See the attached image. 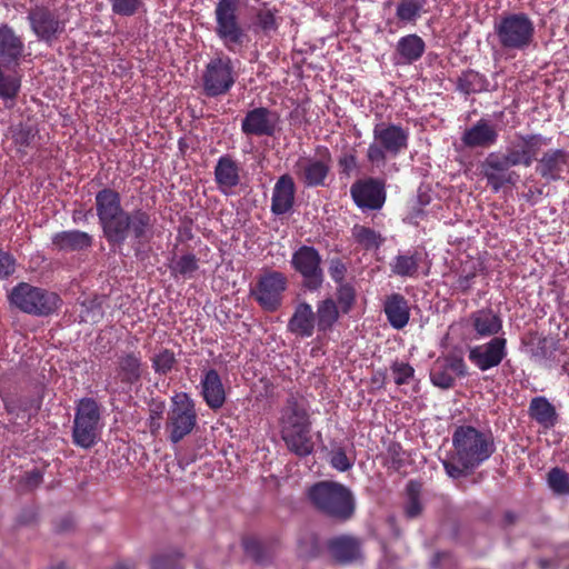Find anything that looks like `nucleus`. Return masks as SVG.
I'll list each match as a JSON object with an SVG mask.
<instances>
[{
	"label": "nucleus",
	"mask_w": 569,
	"mask_h": 569,
	"mask_svg": "<svg viewBox=\"0 0 569 569\" xmlns=\"http://www.w3.org/2000/svg\"><path fill=\"white\" fill-rule=\"evenodd\" d=\"M511 167H516L508 151L506 153L491 152L485 159L483 169L498 172H508Z\"/></svg>",
	"instance_id": "40"
},
{
	"label": "nucleus",
	"mask_w": 569,
	"mask_h": 569,
	"mask_svg": "<svg viewBox=\"0 0 569 569\" xmlns=\"http://www.w3.org/2000/svg\"><path fill=\"white\" fill-rule=\"evenodd\" d=\"M466 327L471 339L479 340L496 337L502 329V321L492 310L482 309L468 317Z\"/></svg>",
	"instance_id": "18"
},
{
	"label": "nucleus",
	"mask_w": 569,
	"mask_h": 569,
	"mask_svg": "<svg viewBox=\"0 0 569 569\" xmlns=\"http://www.w3.org/2000/svg\"><path fill=\"white\" fill-rule=\"evenodd\" d=\"M42 476L39 471L28 472L26 476V481L28 486H38L41 482Z\"/></svg>",
	"instance_id": "58"
},
{
	"label": "nucleus",
	"mask_w": 569,
	"mask_h": 569,
	"mask_svg": "<svg viewBox=\"0 0 569 569\" xmlns=\"http://www.w3.org/2000/svg\"><path fill=\"white\" fill-rule=\"evenodd\" d=\"M352 237L355 238L356 242L366 250L378 249L383 242V238L380 233L360 224H356L352 228Z\"/></svg>",
	"instance_id": "37"
},
{
	"label": "nucleus",
	"mask_w": 569,
	"mask_h": 569,
	"mask_svg": "<svg viewBox=\"0 0 569 569\" xmlns=\"http://www.w3.org/2000/svg\"><path fill=\"white\" fill-rule=\"evenodd\" d=\"M317 327L312 307L307 302L296 306L293 315L289 319L288 330L300 338H309Z\"/></svg>",
	"instance_id": "24"
},
{
	"label": "nucleus",
	"mask_w": 569,
	"mask_h": 569,
	"mask_svg": "<svg viewBox=\"0 0 569 569\" xmlns=\"http://www.w3.org/2000/svg\"><path fill=\"white\" fill-rule=\"evenodd\" d=\"M279 123L277 112L259 107L247 112L241 122V131L247 136L271 137Z\"/></svg>",
	"instance_id": "15"
},
{
	"label": "nucleus",
	"mask_w": 569,
	"mask_h": 569,
	"mask_svg": "<svg viewBox=\"0 0 569 569\" xmlns=\"http://www.w3.org/2000/svg\"><path fill=\"white\" fill-rule=\"evenodd\" d=\"M100 316H101V312H100L99 309H97V310L92 311L91 316L88 313L86 316H81V318H82L83 321H96L97 318H99Z\"/></svg>",
	"instance_id": "59"
},
{
	"label": "nucleus",
	"mask_w": 569,
	"mask_h": 569,
	"mask_svg": "<svg viewBox=\"0 0 569 569\" xmlns=\"http://www.w3.org/2000/svg\"><path fill=\"white\" fill-rule=\"evenodd\" d=\"M408 501L406 503V513L409 518H415L421 512V503L418 498L419 486L415 482H409L407 486Z\"/></svg>",
	"instance_id": "46"
},
{
	"label": "nucleus",
	"mask_w": 569,
	"mask_h": 569,
	"mask_svg": "<svg viewBox=\"0 0 569 569\" xmlns=\"http://www.w3.org/2000/svg\"><path fill=\"white\" fill-rule=\"evenodd\" d=\"M292 268L302 277L303 286L310 290H318L323 282L321 256L313 247L302 246L291 257Z\"/></svg>",
	"instance_id": "12"
},
{
	"label": "nucleus",
	"mask_w": 569,
	"mask_h": 569,
	"mask_svg": "<svg viewBox=\"0 0 569 569\" xmlns=\"http://www.w3.org/2000/svg\"><path fill=\"white\" fill-rule=\"evenodd\" d=\"M197 269L198 260L196 256L191 253L183 254L177 258L170 264V270L172 274L174 277H182L184 279L192 278Z\"/></svg>",
	"instance_id": "38"
},
{
	"label": "nucleus",
	"mask_w": 569,
	"mask_h": 569,
	"mask_svg": "<svg viewBox=\"0 0 569 569\" xmlns=\"http://www.w3.org/2000/svg\"><path fill=\"white\" fill-rule=\"evenodd\" d=\"M485 170V176L488 180V183L498 191L501 187H503L507 183H512L515 173L512 172H498L492 170Z\"/></svg>",
	"instance_id": "51"
},
{
	"label": "nucleus",
	"mask_w": 569,
	"mask_h": 569,
	"mask_svg": "<svg viewBox=\"0 0 569 569\" xmlns=\"http://www.w3.org/2000/svg\"><path fill=\"white\" fill-rule=\"evenodd\" d=\"M214 179L221 192L230 193L240 182L238 163L228 156L220 157L214 168Z\"/></svg>",
	"instance_id": "27"
},
{
	"label": "nucleus",
	"mask_w": 569,
	"mask_h": 569,
	"mask_svg": "<svg viewBox=\"0 0 569 569\" xmlns=\"http://www.w3.org/2000/svg\"><path fill=\"white\" fill-rule=\"evenodd\" d=\"M443 366L456 377L465 376L467 373V367L463 359L459 356H448L439 359Z\"/></svg>",
	"instance_id": "53"
},
{
	"label": "nucleus",
	"mask_w": 569,
	"mask_h": 569,
	"mask_svg": "<svg viewBox=\"0 0 569 569\" xmlns=\"http://www.w3.org/2000/svg\"><path fill=\"white\" fill-rule=\"evenodd\" d=\"M351 196L361 209L378 210L386 201L383 184L375 179L358 181L351 187Z\"/></svg>",
	"instance_id": "17"
},
{
	"label": "nucleus",
	"mask_w": 569,
	"mask_h": 569,
	"mask_svg": "<svg viewBox=\"0 0 569 569\" xmlns=\"http://www.w3.org/2000/svg\"><path fill=\"white\" fill-rule=\"evenodd\" d=\"M197 410L193 399L186 392L171 397L167 413L166 431L172 443L180 442L190 435L197 425Z\"/></svg>",
	"instance_id": "6"
},
{
	"label": "nucleus",
	"mask_w": 569,
	"mask_h": 569,
	"mask_svg": "<svg viewBox=\"0 0 569 569\" xmlns=\"http://www.w3.org/2000/svg\"><path fill=\"white\" fill-rule=\"evenodd\" d=\"M113 569H136L132 561H119Z\"/></svg>",
	"instance_id": "60"
},
{
	"label": "nucleus",
	"mask_w": 569,
	"mask_h": 569,
	"mask_svg": "<svg viewBox=\"0 0 569 569\" xmlns=\"http://www.w3.org/2000/svg\"><path fill=\"white\" fill-rule=\"evenodd\" d=\"M373 141L367 150V159L376 167H383L387 156L397 157L408 148L409 130L395 123H377Z\"/></svg>",
	"instance_id": "4"
},
{
	"label": "nucleus",
	"mask_w": 569,
	"mask_h": 569,
	"mask_svg": "<svg viewBox=\"0 0 569 569\" xmlns=\"http://www.w3.org/2000/svg\"><path fill=\"white\" fill-rule=\"evenodd\" d=\"M308 498L320 511L338 519H349L355 511V498L345 486L321 481L308 490Z\"/></svg>",
	"instance_id": "3"
},
{
	"label": "nucleus",
	"mask_w": 569,
	"mask_h": 569,
	"mask_svg": "<svg viewBox=\"0 0 569 569\" xmlns=\"http://www.w3.org/2000/svg\"><path fill=\"white\" fill-rule=\"evenodd\" d=\"M102 429L98 403L90 398L79 401L74 415L72 438L82 448H91L97 443Z\"/></svg>",
	"instance_id": "9"
},
{
	"label": "nucleus",
	"mask_w": 569,
	"mask_h": 569,
	"mask_svg": "<svg viewBox=\"0 0 569 569\" xmlns=\"http://www.w3.org/2000/svg\"><path fill=\"white\" fill-rule=\"evenodd\" d=\"M80 218V214H73V220L77 221V219Z\"/></svg>",
	"instance_id": "62"
},
{
	"label": "nucleus",
	"mask_w": 569,
	"mask_h": 569,
	"mask_svg": "<svg viewBox=\"0 0 569 569\" xmlns=\"http://www.w3.org/2000/svg\"><path fill=\"white\" fill-rule=\"evenodd\" d=\"M548 485L557 495L569 493V475L559 468H553L548 473Z\"/></svg>",
	"instance_id": "42"
},
{
	"label": "nucleus",
	"mask_w": 569,
	"mask_h": 569,
	"mask_svg": "<svg viewBox=\"0 0 569 569\" xmlns=\"http://www.w3.org/2000/svg\"><path fill=\"white\" fill-rule=\"evenodd\" d=\"M56 569H66L63 565H59Z\"/></svg>",
	"instance_id": "63"
},
{
	"label": "nucleus",
	"mask_w": 569,
	"mask_h": 569,
	"mask_svg": "<svg viewBox=\"0 0 569 569\" xmlns=\"http://www.w3.org/2000/svg\"><path fill=\"white\" fill-rule=\"evenodd\" d=\"M355 458L342 447H336L330 452V465L338 471L349 470Z\"/></svg>",
	"instance_id": "43"
},
{
	"label": "nucleus",
	"mask_w": 569,
	"mask_h": 569,
	"mask_svg": "<svg viewBox=\"0 0 569 569\" xmlns=\"http://www.w3.org/2000/svg\"><path fill=\"white\" fill-rule=\"evenodd\" d=\"M529 416L546 429L552 428L558 419L556 408L545 397H535L531 399Z\"/></svg>",
	"instance_id": "32"
},
{
	"label": "nucleus",
	"mask_w": 569,
	"mask_h": 569,
	"mask_svg": "<svg viewBox=\"0 0 569 569\" xmlns=\"http://www.w3.org/2000/svg\"><path fill=\"white\" fill-rule=\"evenodd\" d=\"M118 376L126 383H133L141 377V358L136 353H126L119 358Z\"/></svg>",
	"instance_id": "36"
},
{
	"label": "nucleus",
	"mask_w": 569,
	"mask_h": 569,
	"mask_svg": "<svg viewBox=\"0 0 569 569\" xmlns=\"http://www.w3.org/2000/svg\"><path fill=\"white\" fill-rule=\"evenodd\" d=\"M383 310L392 328H405L410 319V308L406 298L399 293H392L387 297Z\"/></svg>",
	"instance_id": "29"
},
{
	"label": "nucleus",
	"mask_w": 569,
	"mask_h": 569,
	"mask_svg": "<svg viewBox=\"0 0 569 569\" xmlns=\"http://www.w3.org/2000/svg\"><path fill=\"white\" fill-rule=\"evenodd\" d=\"M200 388L201 396L210 409L218 410L222 408L227 398L226 389L221 377L216 369L202 371Z\"/></svg>",
	"instance_id": "19"
},
{
	"label": "nucleus",
	"mask_w": 569,
	"mask_h": 569,
	"mask_svg": "<svg viewBox=\"0 0 569 569\" xmlns=\"http://www.w3.org/2000/svg\"><path fill=\"white\" fill-rule=\"evenodd\" d=\"M332 557L339 562L348 563L361 556L360 543L356 538L341 536L329 542Z\"/></svg>",
	"instance_id": "31"
},
{
	"label": "nucleus",
	"mask_w": 569,
	"mask_h": 569,
	"mask_svg": "<svg viewBox=\"0 0 569 569\" xmlns=\"http://www.w3.org/2000/svg\"><path fill=\"white\" fill-rule=\"evenodd\" d=\"M431 382L442 389H449L453 386L455 376L437 359L430 370Z\"/></svg>",
	"instance_id": "39"
},
{
	"label": "nucleus",
	"mask_w": 569,
	"mask_h": 569,
	"mask_svg": "<svg viewBox=\"0 0 569 569\" xmlns=\"http://www.w3.org/2000/svg\"><path fill=\"white\" fill-rule=\"evenodd\" d=\"M493 29L500 47L508 52L527 50L535 37L533 21L523 12L502 16Z\"/></svg>",
	"instance_id": "5"
},
{
	"label": "nucleus",
	"mask_w": 569,
	"mask_h": 569,
	"mask_svg": "<svg viewBox=\"0 0 569 569\" xmlns=\"http://www.w3.org/2000/svg\"><path fill=\"white\" fill-rule=\"evenodd\" d=\"M315 317L318 331L327 332L331 330L339 319V310L336 301L331 298L319 301Z\"/></svg>",
	"instance_id": "33"
},
{
	"label": "nucleus",
	"mask_w": 569,
	"mask_h": 569,
	"mask_svg": "<svg viewBox=\"0 0 569 569\" xmlns=\"http://www.w3.org/2000/svg\"><path fill=\"white\" fill-rule=\"evenodd\" d=\"M549 140L540 134L519 136L507 147L515 166L530 167L542 147Z\"/></svg>",
	"instance_id": "16"
},
{
	"label": "nucleus",
	"mask_w": 569,
	"mask_h": 569,
	"mask_svg": "<svg viewBox=\"0 0 569 569\" xmlns=\"http://www.w3.org/2000/svg\"><path fill=\"white\" fill-rule=\"evenodd\" d=\"M80 218V214H73V220L77 221V219Z\"/></svg>",
	"instance_id": "61"
},
{
	"label": "nucleus",
	"mask_w": 569,
	"mask_h": 569,
	"mask_svg": "<svg viewBox=\"0 0 569 569\" xmlns=\"http://www.w3.org/2000/svg\"><path fill=\"white\" fill-rule=\"evenodd\" d=\"M163 411H164L163 402L154 403L150 409L148 427H149L150 433L154 437L159 435V432L162 428L161 420H162Z\"/></svg>",
	"instance_id": "50"
},
{
	"label": "nucleus",
	"mask_w": 569,
	"mask_h": 569,
	"mask_svg": "<svg viewBox=\"0 0 569 569\" xmlns=\"http://www.w3.org/2000/svg\"><path fill=\"white\" fill-rule=\"evenodd\" d=\"M453 452L443 460L446 472L451 478H460L479 467L495 452V441L490 432L471 426H460L452 435Z\"/></svg>",
	"instance_id": "2"
},
{
	"label": "nucleus",
	"mask_w": 569,
	"mask_h": 569,
	"mask_svg": "<svg viewBox=\"0 0 569 569\" xmlns=\"http://www.w3.org/2000/svg\"><path fill=\"white\" fill-rule=\"evenodd\" d=\"M537 172L547 180H558L569 172V153L563 150H549L539 160Z\"/></svg>",
	"instance_id": "21"
},
{
	"label": "nucleus",
	"mask_w": 569,
	"mask_h": 569,
	"mask_svg": "<svg viewBox=\"0 0 569 569\" xmlns=\"http://www.w3.org/2000/svg\"><path fill=\"white\" fill-rule=\"evenodd\" d=\"M111 4V10L114 14L131 17L133 16L140 4L141 0H109Z\"/></svg>",
	"instance_id": "48"
},
{
	"label": "nucleus",
	"mask_w": 569,
	"mask_h": 569,
	"mask_svg": "<svg viewBox=\"0 0 569 569\" xmlns=\"http://www.w3.org/2000/svg\"><path fill=\"white\" fill-rule=\"evenodd\" d=\"M329 172V164L319 159L299 158L295 164V173L308 187L323 184Z\"/></svg>",
	"instance_id": "22"
},
{
	"label": "nucleus",
	"mask_w": 569,
	"mask_h": 569,
	"mask_svg": "<svg viewBox=\"0 0 569 569\" xmlns=\"http://www.w3.org/2000/svg\"><path fill=\"white\" fill-rule=\"evenodd\" d=\"M507 356V340L493 337L487 343L475 346L469 350V360L481 371H487L501 363Z\"/></svg>",
	"instance_id": "14"
},
{
	"label": "nucleus",
	"mask_w": 569,
	"mask_h": 569,
	"mask_svg": "<svg viewBox=\"0 0 569 569\" xmlns=\"http://www.w3.org/2000/svg\"><path fill=\"white\" fill-rule=\"evenodd\" d=\"M24 50L23 41L8 26L0 27V62L4 66L17 64Z\"/></svg>",
	"instance_id": "26"
},
{
	"label": "nucleus",
	"mask_w": 569,
	"mask_h": 569,
	"mask_svg": "<svg viewBox=\"0 0 569 569\" xmlns=\"http://www.w3.org/2000/svg\"><path fill=\"white\" fill-rule=\"evenodd\" d=\"M393 274L402 278H412L419 268V258L416 253L405 252L397 254L389 263Z\"/></svg>",
	"instance_id": "35"
},
{
	"label": "nucleus",
	"mask_w": 569,
	"mask_h": 569,
	"mask_svg": "<svg viewBox=\"0 0 569 569\" xmlns=\"http://www.w3.org/2000/svg\"><path fill=\"white\" fill-rule=\"evenodd\" d=\"M391 372L397 385H405L413 377L415 369L407 362L396 361L391 366Z\"/></svg>",
	"instance_id": "49"
},
{
	"label": "nucleus",
	"mask_w": 569,
	"mask_h": 569,
	"mask_svg": "<svg viewBox=\"0 0 569 569\" xmlns=\"http://www.w3.org/2000/svg\"><path fill=\"white\" fill-rule=\"evenodd\" d=\"M258 26L266 32L276 30V17L273 12L269 9L259 11L257 16Z\"/></svg>",
	"instance_id": "55"
},
{
	"label": "nucleus",
	"mask_w": 569,
	"mask_h": 569,
	"mask_svg": "<svg viewBox=\"0 0 569 569\" xmlns=\"http://www.w3.org/2000/svg\"><path fill=\"white\" fill-rule=\"evenodd\" d=\"M96 209L103 234L111 244L121 246L129 237L141 243L152 236L150 214L142 209L124 211L119 193L112 189L106 188L96 194Z\"/></svg>",
	"instance_id": "1"
},
{
	"label": "nucleus",
	"mask_w": 569,
	"mask_h": 569,
	"mask_svg": "<svg viewBox=\"0 0 569 569\" xmlns=\"http://www.w3.org/2000/svg\"><path fill=\"white\" fill-rule=\"evenodd\" d=\"M295 182L288 174L281 176L273 187L271 199L272 213L280 216L291 210L295 201Z\"/></svg>",
	"instance_id": "23"
},
{
	"label": "nucleus",
	"mask_w": 569,
	"mask_h": 569,
	"mask_svg": "<svg viewBox=\"0 0 569 569\" xmlns=\"http://www.w3.org/2000/svg\"><path fill=\"white\" fill-rule=\"evenodd\" d=\"M240 0H219L214 9L216 36L229 51L241 47L246 40V30L238 18Z\"/></svg>",
	"instance_id": "8"
},
{
	"label": "nucleus",
	"mask_w": 569,
	"mask_h": 569,
	"mask_svg": "<svg viewBox=\"0 0 569 569\" xmlns=\"http://www.w3.org/2000/svg\"><path fill=\"white\" fill-rule=\"evenodd\" d=\"M280 432L311 426L308 411L302 401L290 397L281 410Z\"/></svg>",
	"instance_id": "25"
},
{
	"label": "nucleus",
	"mask_w": 569,
	"mask_h": 569,
	"mask_svg": "<svg viewBox=\"0 0 569 569\" xmlns=\"http://www.w3.org/2000/svg\"><path fill=\"white\" fill-rule=\"evenodd\" d=\"M151 569H180L179 553L169 552L154 556L150 561Z\"/></svg>",
	"instance_id": "47"
},
{
	"label": "nucleus",
	"mask_w": 569,
	"mask_h": 569,
	"mask_svg": "<svg viewBox=\"0 0 569 569\" xmlns=\"http://www.w3.org/2000/svg\"><path fill=\"white\" fill-rule=\"evenodd\" d=\"M14 272V259L6 251L0 250V278H7Z\"/></svg>",
	"instance_id": "56"
},
{
	"label": "nucleus",
	"mask_w": 569,
	"mask_h": 569,
	"mask_svg": "<svg viewBox=\"0 0 569 569\" xmlns=\"http://www.w3.org/2000/svg\"><path fill=\"white\" fill-rule=\"evenodd\" d=\"M355 289L348 283H341L338 288V300L345 312L349 311L355 302Z\"/></svg>",
	"instance_id": "54"
},
{
	"label": "nucleus",
	"mask_w": 569,
	"mask_h": 569,
	"mask_svg": "<svg viewBox=\"0 0 569 569\" xmlns=\"http://www.w3.org/2000/svg\"><path fill=\"white\" fill-rule=\"evenodd\" d=\"M329 274L333 281L341 283L346 274V266L338 259L331 260Z\"/></svg>",
	"instance_id": "57"
},
{
	"label": "nucleus",
	"mask_w": 569,
	"mask_h": 569,
	"mask_svg": "<svg viewBox=\"0 0 569 569\" xmlns=\"http://www.w3.org/2000/svg\"><path fill=\"white\" fill-rule=\"evenodd\" d=\"M28 20L38 40L47 43L56 40L66 27L64 21L60 20L54 11L46 7L31 9L28 13Z\"/></svg>",
	"instance_id": "13"
},
{
	"label": "nucleus",
	"mask_w": 569,
	"mask_h": 569,
	"mask_svg": "<svg viewBox=\"0 0 569 569\" xmlns=\"http://www.w3.org/2000/svg\"><path fill=\"white\" fill-rule=\"evenodd\" d=\"M497 127L488 120L481 119L466 129L461 141L468 148H490L498 140Z\"/></svg>",
	"instance_id": "20"
},
{
	"label": "nucleus",
	"mask_w": 569,
	"mask_h": 569,
	"mask_svg": "<svg viewBox=\"0 0 569 569\" xmlns=\"http://www.w3.org/2000/svg\"><path fill=\"white\" fill-rule=\"evenodd\" d=\"M311 426L281 431V438L287 448L299 457L309 456L313 451V441L310 433Z\"/></svg>",
	"instance_id": "30"
},
{
	"label": "nucleus",
	"mask_w": 569,
	"mask_h": 569,
	"mask_svg": "<svg viewBox=\"0 0 569 569\" xmlns=\"http://www.w3.org/2000/svg\"><path fill=\"white\" fill-rule=\"evenodd\" d=\"M422 3L419 0H402L397 8V17L401 21H413L419 17Z\"/></svg>",
	"instance_id": "44"
},
{
	"label": "nucleus",
	"mask_w": 569,
	"mask_h": 569,
	"mask_svg": "<svg viewBox=\"0 0 569 569\" xmlns=\"http://www.w3.org/2000/svg\"><path fill=\"white\" fill-rule=\"evenodd\" d=\"M397 52L406 63L417 61L425 52V42L417 34H409L399 39Z\"/></svg>",
	"instance_id": "34"
},
{
	"label": "nucleus",
	"mask_w": 569,
	"mask_h": 569,
	"mask_svg": "<svg viewBox=\"0 0 569 569\" xmlns=\"http://www.w3.org/2000/svg\"><path fill=\"white\" fill-rule=\"evenodd\" d=\"M9 299L11 305L21 311L36 316L53 313L61 302L57 293L31 286L27 282L17 284L11 290Z\"/></svg>",
	"instance_id": "7"
},
{
	"label": "nucleus",
	"mask_w": 569,
	"mask_h": 569,
	"mask_svg": "<svg viewBox=\"0 0 569 569\" xmlns=\"http://www.w3.org/2000/svg\"><path fill=\"white\" fill-rule=\"evenodd\" d=\"M11 136L18 149L22 150L31 146L36 137V132L31 126L20 123L18 126L11 127Z\"/></svg>",
	"instance_id": "41"
},
{
	"label": "nucleus",
	"mask_w": 569,
	"mask_h": 569,
	"mask_svg": "<svg viewBox=\"0 0 569 569\" xmlns=\"http://www.w3.org/2000/svg\"><path fill=\"white\" fill-rule=\"evenodd\" d=\"M174 363V356L169 350H162L153 358V368L159 373H167Z\"/></svg>",
	"instance_id": "52"
},
{
	"label": "nucleus",
	"mask_w": 569,
	"mask_h": 569,
	"mask_svg": "<svg viewBox=\"0 0 569 569\" xmlns=\"http://www.w3.org/2000/svg\"><path fill=\"white\" fill-rule=\"evenodd\" d=\"M237 80L232 60L227 56H218L210 60L202 76L203 90L209 97L227 93Z\"/></svg>",
	"instance_id": "10"
},
{
	"label": "nucleus",
	"mask_w": 569,
	"mask_h": 569,
	"mask_svg": "<svg viewBox=\"0 0 569 569\" xmlns=\"http://www.w3.org/2000/svg\"><path fill=\"white\" fill-rule=\"evenodd\" d=\"M51 242L53 249L58 251H82L91 247L92 237L84 231L68 230L54 233Z\"/></svg>",
	"instance_id": "28"
},
{
	"label": "nucleus",
	"mask_w": 569,
	"mask_h": 569,
	"mask_svg": "<svg viewBox=\"0 0 569 569\" xmlns=\"http://www.w3.org/2000/svg\"><path fill=\"white\" fill-rule=\"evenodd\" d=\"M287 288L288 278L282 272L267 271L259 278L251 296L263 310L272 312L281 307Z\"/></svg>",
	"instance_id": "11"
},
{
	"label": "nucleus",
	"mask_w": 569,
	"mask_h": 569,
	"mask_svg": "<svg viewBox=\"0 0 569 569\" xmlns=\"http://www.w3.org/2000/svg\"><path fill=\"white\" fill-rule=\"evenodd\" d=\"M483 79L476 71H467L459 79V89L465 93H471L482 90Z\"/></svg>",
	"instance_id": "45"
}]
</instances>
